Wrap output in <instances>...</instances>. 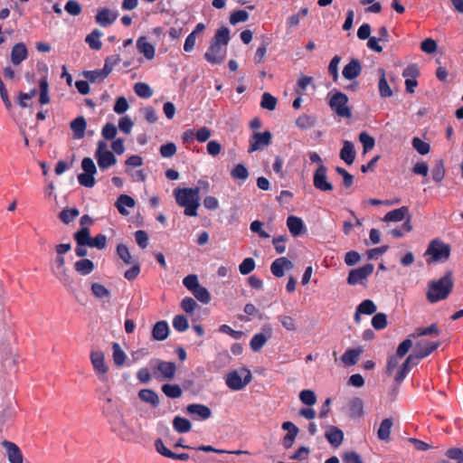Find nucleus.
<instances>
[{
	"instance_id": "1",
	"label": "nucleus",
	"mask_w": 463,
	"mask_h": 463,
	"mask_svg": "<svg viewBox=\"0 0 463 463\" xmlns=\"http://www.w3.org/2000/svg\"><path fill=\"white\" fill-rule=\"evenodd\" d=\"M99 399L104 401L101 405V413L106 418L111 432L122 440L130 441L133 439L134 431L127 424L118 403L110 397L109 389L100 392Z\"/></svg>"
},
{
	"instance_id": "2",
	"label": "nucleus",
	"mask_w": 463,
	"mask_h": 463,
	"mask_svg": "<svg viewBox=\"0 0 463 463\" xmlns=\"http://www.w3.org/2000/svg\"><path fill=\"white\" fill-rule=\"evenodd\" d=\"M453 287V273L449 270L440 279L429 282L426 298L430 303H437L444 300L449 296Z\"/></svg>"
},
{
	"instance_id": "3",
	"label": "nucleus",
	"mask_w": 463,
	"mask_h": 463,
	"mask_svg": "<svg viewBox=\"0 0 463 463\" xmlns=\"http://www.w3.org/2000/svg\"><path fill=\"white\" fill-rule=\"evenodd\" d=\"M200 188H176L174 195L176 203L184 208V215L197 216V209L200 206Z\"/></svg>"
},
{
	"instance_id": "4",
	"label": "nucleus",
	"mask_w": 463,
	"mask_h": 463,
	"mask_svg": "<svg viewBox=\"0 0 463 463\" xmlns=\"http://www.w3.org/2000/svg\"><path fill=\"white\" fill-rule=\"evenodd\" d=\"M251 379L250 371L241 367L239 370L228 373L225 377V383L232 391H241L251 382Z\"/></svg>"
},
{
	"instance_id": "5",
	"label": "nucleus",
	"mask_w": 463,
	"mask_h": 463,
	"mask_svg": "<svg viewBox=\"0 0 463 463\" xmlns=\"http://www.w3.org/2000/svg\"><path fill=\"white\" fill-rule=\"evenodd\" d=\"M74 239L77 243L88 244V247L103 250L107 247L106 235L99 233L94 238L90 237V231L88 227L80 228L74 233Z\"/></svg>"
},
{
	"instance_id": "6",
	"label": "nucleus",
	"mask_w": 463,
	"mask_h": 463,
	"mask_svg": "<svg viewBox=\"0 0 463 463\" xmlns=\"http://www.w3.org/2000/svg\"><path fill=\"white\" fill-rule=\"evenodd\" d=\"M95 157L101 170H105L117 163L116 156L111 151L108 150V144L104 140L98 142Z\"/></svg>"
},
{
	"instance_id": "7",
	"label": "nucleus",
	"mask_w": 463,
	"mask_h": 463,
	"mask_svg": "<svg viewBox=\"0 0 463 463\" xmlns=\"http://www.w3.org/2000/svg\"><path fill=\"white\" fill-rule=\"evenodd\" d=\"M81 168L83 173L78 175L80 184L88 188L93 187L96 184L94 175L97 173L94 161L90 157H84L81 161Z\"/></svg>"
},
{
	"instance_id": "8",
	"label": "nucleus",
	"mask_w": 463,
	"mask_h": 463,
	"mask_svg": "<svg viewBox=\"0 0 463 463\" xmlns=\"http://www.w3.org/2000/svg\"><path fill=\"white\" fill-rule=\"evenodd\" d=\"M347 104V96L340 91H336L335 94H333L329 100L330 108L336 113L337 116L349 118L352 117V112Z\"/></svg>"
},
{
	"instance_id": "9",
	"label": "nucleus",
	"mask_w": 463,
	"mask_h": 463,
	"mask_svg": "<svg viewBox=\"0 0 463 463\" xmlns=\"http://www.w3.org/2000/svg\"><path fill=\"white\" fill-rule=\"evenodd\" d=\"M405 219V222L402 224V229L406 232H410L412 230V225L411 223V215L409 214V208L407 206H402L400 208L394 209L392 211L388 212L384 217V222H401Z\"/></svg>"
},
{
	"instance_id": "10",
	"label": "nucleus",
	"mask_w": 463,
	"mask_h": 463,
	"mask_svg": "<svg viewBox=\"0 0 463 463\" xmlns=\"http://www.w3.org/2000/svg\"><path fill=\"white\" fill-rule=\"evenodd\" d=\"M313 185L314 187L321 192H331L334 186L327 178V167L320 164L314 172L313 175Z\"/></svg>"
},
{
	"instance_id": "11",
	"label": "nucleus",
	"mask_w": 463,
	"mask_h": 463,
	"mask_svg": "<svg viewBox=\"0 0 463 463\" xmlns=\"http://www.w3.org/2000/svg\"><path fill=\"white\" fill-rule=\"evenodd\" d=\"M176 365L173 362L157 360L153 368V373L156 379L159 381L173 380L175 376Z\"/></svg>"
},
{
	"instance_id": "12",
	"label": "nucleus",
	"mask_w": 463,
	"mask_h": 463,
	"mask_svg": "<svg viewBox=\"0 0 463 463\" xmlns=\"http://www.w3.org/2000/svg\"><path fill=\"white\" fill-rule=\"evenodd\" d=\"M426 254L431 256L432 261L447 260L450 255V247L439 241H432L426 251Z\"/></svg>"
},
{
	"instance_id": "13",
	"label": "nucleus",
	"mask_w": 463,
	"mask_h": 463,
	"mask_svg": "<svg viewBox=\"0 0 463 463\" xmlns=\"http://www.w3.org/2000/svg\"><path fill=\"white\" fill-rule=\"evenodd\" d=\"M374 266L372 263H367L363 267L350 270L347 277V283L349 285L362 284L373 272Z\"/></svg>"
},
{
	"instance_id": "14",
	"label": "nucleus",
	"mask_w": 463,
	"mask_h": 463,
	"mask_svg": "<svg viewBox=\"0 0 463 463\" xmlns=\"http://www.w3.org/2000/svg\"><path fill=\"white\" fill-rule=\"evenodd\" d=\"M226 56V47L217 44V43H211L207 52L204 53V59L212 64L222 63Z\"/></svg>"
},
{
	"instance_id": "15",
	"label": "nucleus",
	"mask_w": 463,
	"mask_h": 463,
	"mask_svg": "<svg viewBox=\"0 0 463 463\" xmlns=\"http://www.w3.org/2000/svg\"><path fill=\"white\" fill-rule=\"evenodd\" d=\"M272 135L269 131L256 132L250 140L249 153L260 150L268 146L271 142Z\"/></svg>"
},
{
	"instance_id": "16",
	"label": "nucleus",
	"mask_w": 463,
	"mask_h": 463,
	"mask_svg": "<svg viewBox=\"0 0 463 463\" xmlns=\"http://www.w3.org/2000/svg\"><path fill=\"white\" fill-rule=\"evenodd\" d=\"M186 412L194 420H206L212 416L211 409L202 403H191L186 407Z\"/></svg>"
},
{
	"instance_id": "17",
	"label": "nucleus",
	"mask_w": 463,
	"mask_h": 463,
	"mask_svg": "<svg viewBox=\"0 0 463 463\" xmlns=\"http://www.w3.org/2000/svg\"><path fill=\"white\" fill-rule=\"evenodd\" d=\"M90 361L93 365L95 372L101 375L100 379L106 381V373L108 372V366L105 364L104 354L101 351H94L90 354Z\"/></svg>"
},
{
	"instance_id": "18",
	"label": "nucleus",
	"mask_w": 463,
	"mask_h": 463,
	"mask_svg": "<svg viewBox=\"0 0 463 463\" xmlns=\"http://www.w3.org/2000/svg\"><path fill=\"white\" fill-rule=\"evenodd\" d=\"M288 433L284 436L282 443L285 449H290L299 432V429L291 421H285L281 426Z\"/></svg>"
},
{
	"instance_id": "19",
	"label": "nucleus",
	"mask_w": 463,
	"mask_h": 463,
	"mask_svg": "<svg viewBox=\"0 0 463 463\" xmlns=\"http://www.w3.org/2000/svg\"><path fill=\"white\" fill-rule=\"evenodd\" d=\"M293 263L286 257L276 259L270 265V271L273 276L282 278L285 275V269H291Z\"/></svg>"
},
{
	"instance_id": "20",
	"label": "nucleus",
	"mask_w": 463,
	"mask_h": 463,
	"mask_svg": "<svg viewBox=\"0 0 463 463\" xmlns=\"http://www.w3.org/2000/svg\"><path fill=\"white\" fill-rule=\"evenodd\" d=\"M2 445L6 449L10 463H23V454L16 444L8 440H4Z\"/></svg>"
},
{
	"instance_id": "21",
	"label": "nucleus",
	"mask_w": 463,
	"mask_h": 463,
	"mask_svg": "<svg viewBox=\"0 0 463 463\" xmlns=\"http://www.w3.org/2000/svg\"><path fill=\"white\" fill-rule=\"evenodd\" d=\"M362 71V65L359 60L352 59L349 63H347L342 71V74L346 80H354L357 78Z\"/></svg>"
},
{
	"instance_id": "22",
	"label": "nucleus",
	"mask_w": 463,
	"mask_h": 463,
	"mask_svg": "<svg viewBox=\"0 0 463 463\" xmlns=\"http://www.w3.org/2000/svg\"><path fill=\"white\" fill-rule=\"evenodd\" d=\"M325 437L333 447L338 448L344 440V432L336 426H329Z\"/></svg>"
},
{
	"instance_id": "23",
	"label": "nucleus",
	"mask_w": 463,
	"mask_h": 463,
	"mask_svg": "<svg viewBox=\"0 0 463 463\" xmlns=\"http://www.w3.org/2000/svg\"><path fill=\"white\" fill-rule=\"evenodd\" d=\"M28 56V51L24 43H15L11 51V61L14 65H19Z\"/></svg>"
},
{
	"instance_id": "24",
	"label": "nucleus",
	"mask_w": 463,
	"mask_h": 463,
	"mask_svg": "<svg viewBox=\"0 0 463 463\" xmlns=\"http://www.w3.org/2000/svg\"><path fill=\"white\" fill-rule=\"evenodd\" d=\"M96 22L102 27L111 25L118 18V14L111 12L108 8H103L96 14Z\"/></svg>"
},
{
	"instance_id": "25",
	"label": "nucleus",
	"mask_w": 463,
	"mask_h": 463,
	"mask_svg": "<svg viewBox=\"0 0 463 463\" xmlns=\"http://www.w3.org/2000/svg\"><path fill=\"white\" fill-rule=\"evenodd\" d=\"M137 48L147 60H152L155 57V47L147 41L146 37L141 36L137 39Z\"/></svg>"
},
{
	"instance_id": "26",
	"label": "nucleus",
	"mask_w": 463,
	"mask_h": 463,
	"mask_svg": "<svg viewBox=\"0 0 463 463\" xmlns=\"http://www.w3.org/2000/svg\"><path fill=\"white\" fill-rule=\"evenodd\" d=\"M355 150L352 142L344 141L343 147L340 150V158L348 165H352L355 159Z\"/></svg>"
},
{
	"instance_id": "27",
	"label": "nucleus",
	"mask_w": 463,
	"mask_h": 463,
	"mask_svg": "<svg viewBox=\"0 0 463 463\" xmlns=\"http://www.w3.org/2000/svg\"><path fill=\"white\" fill-rule=\"evenodd\" d=\"M169 326L166 321L161 320L155 324L152 329V336L156 341H164L168 337Z\"/></svg>"
},
{
	"instance_id": "28",
	"label": "nucleus",
	"mask_w": 463,
	"mask_h": 463,
	"mask_svg": "<svg viewBox=\"0 0 463 463\" xmlns=\"http://www.w3.org/2000/svg\"><path fill=\"white\" fill-rule=\"evenodd\" d=\"M86 128L87 121L82 116L76 118L71 122V128L73 132V137L76 139H81L84 137Z\"/></svg>"
},
{
	"instance_id": "29",
	"label": "nucleus",
	"mask_w": 463,
	"mask_h": 463,
	"mask_svg": "<svg viewBox=\"0 0 463 463\" xmlns=\"http://www.w3.org/2000/svg\"><path fill=\"white\" fill-rule=\"evenodd\" d=\"M135 204V200L128 194H120L116 202V207L118 208V211L124 216L129 214V212L126 209V207L133 208Z\"/></svg>"
},
{
	"instance_id": "30",
	"label": "nucleus",
	"mask_w": 463,
	"mask_h": 463,
	"mask_svg": "<svg viewBox=\"0 0 463 463\" xmlns=\"http://www.w3.org/2000/svg\"><path fill=\"white\" fill-rule=\"evenodd\" d=\"M378 74L380 76L378 82L379 93L382 98H389L392 96V90L386 80V72L383 68L378 69Z\"/></svg>"
},
{
	"instance_id": "31",
	"label": "nucleus",
	"mask_w": 463,
	"mask_h": 463,
	"mask_svg": "<svg viewBox=\"0 0 463 463\" xmlns=\"http://www.w3.org/2000/svg\"><path fill=\"white\" fill-rule=\"evenodd\" d=\"M138 398L142 402L150 404L154 408H156L160 403L158 394L151 389L140 390L138 392Z\"/></svg>"
},
{
	"instance_id": "32",
	"label": "nucleus",
	"mask_w": 463,
	"mask_h": 463,
	"mask_svg": "<svg viewBox=\"0 0 463 463\" xmlns=\"http://www.w3.org/2000/svg\"><path fill=\"white\" fill-rule=\"evenodd\" d=\"M287 226L293 236L300 235L305 228L302 219L294 215L288 217Z\"/></svg>"
},
{
	"instance_id": "33",
	"label": "nucleus",
	"mask_w": 463,
	"mask_h": 463,
	"mask_svg": "<svg viewBox=\"0 0 463 463\" xmlns=\"http://www.w3.org/2000/svg\"><path fill=\"white\" fill-rule=\"evenodd\" d=\"M439 345V342H424L423 344L418 343L416 345L415 352L420 359H423L433 353Z\"/></svg>"
},
{
	"instance_id": "34",
	"label": "nucleus",
	"mask_w": 463,
	"mask_h": 463,
	"mask_svg": "<svg viewBox=\"0 0 463 463\" xmlns=\"http://www.w3.org/2000/svg\"><path fill=\"white\" fill-rule=\"evenodd\" d=\"M364 414V402L362 399L355 397L349 402L348 415L350 418H360Z\"/></svg>"
},
{
	"instance_id": "35",
	"label": "nucleus",
	"mask_w": 463,
	"mask_h": 463,
	"mask_svg": "<svg viewBox=\"0 0 463 463\" xmlns=\"http://www.w3.org/2000/svg\"><path fill=\"white\" fill-rule=\"evenodd\" d=\"M362 353V347L347 349L342 355V362L346 365H354L357 364Z\"/></svg>"
},
{
	"instance_id": "36",
	"label": "nucleus",
	"mask_w": 463,
	"mask_h": 463,
	"mask_svg": "<svg viewBox=\"0 0 463 463\" xmlns=\"http://www.w3.org/2000/svg\"><path fill=\"white\" fill-rule=\"evenodd\" d=\"M74 269L79 274L87 276L94 270L95 266L92 260L82 259L74 263Z\"/></svg>"
},
{
	"instance_id": "37",
	"label": "nucleus",
	"mask_w": 463,
	"mask_h": 463,
	"mask_svg": "<svg viewBox=\"0 0 463 463\" xmlns=\"http://www.w3.org/2000/svg\"><path fill=\"white\" fill-rule=\"evenodd\" d=\"M393 421L391 418L384 419L377 430V437L380 440L388 441L390 439L391 430Z\"/></svg>"
},
{
	"instance_id": "38",
	"label": "nucleus",
	"mask_w": 463,
	"mask_h": 463,
	"mask_svg": "<svg viewBox=\"0 0 463 463\" xmlns=\"http://www.w3.org/2000/svg\"><path fill=\"white\" fill-rule=\"evenodd\" d=\"M103 35L102 32L99 29H94L85 38V42L89 44L90 48L95 51H99L102 47L100 37Z\"/></svg>"
},
{
	"instance_id": "39",
	"label": "nucleus",
	"mask_w": 463,
	"mask_h": 463,
	"mask_svg": "<svg viewBox=\"0 0 463 463\" xmlns=\"http://www.w3.org/2000/svg\"><path fill=\"white\" fill-rule=\"evenodd\" d=\"M172 423L174 430L178 433H186L192 430L190 420L181 416H175Z\"/></svg>"
},
{
	"instance_id": "40",
	"label": "nucleus",
	"mask_w": 463,
	"mask_h": 463,
	"mask_svg": "<svg viewBox=\"0 0 463 463\" xmlns=\"http://www.w3.org/2000/svg\"><path fill=\"white\" fill-rule=\"evenodd\" d=\"M109 75V74L104 70V68L94 71H86L83 72V76L91 83L103 81Z\"/></svg>"
},
{
	"instance_id": "41",
	"label": "nucleus",
	"mask_w": 463,
	"mask_h": 463,
	"mask_svg": "<svg viewBox=\"0 0 463 463\" xmlns=\"http://www.w3.org/2000/svg\"><path fill=\"white\" fill-rule=\"evenodd\" d=\"M317 123V117L313 115L302 114L296 119V125L301 129H308Z\"/></svg>"
},
{
	"instance_id": "42",
	"label": "nucleus",
	"mask_w": 463,
	"mask_h": 463,
	"mask_svg": "<svg viewBox=\"0 0 463 463\" xmlns=\"http://www.w3.org/2000/svg\"><path fill=\"white\" fill-rule=\"evenodd\" d=\"M161 390L165 396L171 399L180 398L183 394L182 388L178 384L165 383Z\"/></svg>"
},
{
	"instance_id": "43",
	"label": "nucleus",
	"mask_w": 463,
	"mask_h": 463,
	"mask_svg": "<svg viewBox=\"0 0 463 463\" xmlns=\"http://www.w3.org/2000/svg\"><path fill=\"white\" fill-rule=\"evenodd\" d=\"M230 41V30L227 27H222L217 30L211 43H217L222 46H227Z\"/></svg>"
},
{
	"instance_id": "44",
	"label": "nucleus",
	"mask_w": 463,
	"mask_h": 463,
	"mask_svg": "<svg viewBox=\"0 0 463 463\" xmlns=\"http://www.w3.org/2000/svg\"><path fill=\"white\" fill-rule=\"evenodd\" d=\"M40 87V97L39 102L41 105H46L50 103V96H49V83L46 77L41 79L39 82Z\"/></svg>"
},
{
	"instance_id": "45",
	"label": "nucleus",
	"mask_w": 463,
	"mask_h": 463,
	"mask_svg": "<svg viewBox=\"0 0 463 463\" xmlns=\"http://www.w3.org/2000/svg\"><path fill=\"white\" fill-rule=\"evenodd\" d=\"M267 341H268V336H266L262 333H258V334L254 335L250 341V349L253 352H260L262 349V347L264 346V345L267 343Z\"/></svg>"
},
{
	"instance_id": "46",
	"label": "nucleus",
	"mask_w": 463,
	"mask_h": 463,
	"mask_svg": "<svg viewBox=\"0 0 463 463\" xmlns=\"http://www.w3.org/2000/svg\"><path fill=\"white\" fill-rule=\"evenodd\" d=\"M231 175L235 180H241V182H244L249 177V171L244 165L238 164L231 171Z\"/></svg>"
},
{
	"instance_id": "47",
	"label": "nucleus",
	"mask_w": 463,
	"mask_h": 463,
	"mask_svg": "<svg viewBox=\"0 0 463 463\" xmlns=\"http://www.w3.org/2000/svg\"><path fill=\"white\" fill-rule=\"evenodd\" d=\"M113 361L117 366H122L126 361V354L118 343L112 344Z\"/></svg>"
},
{
	"instance_id": "48",
	"label": "nucleus",
	"mask_w": 463,
	"mask_h": 463,
	"mask_svg": "<svg viewBox=\"0 0 463 463\" xmlns=\"http://www.w3.org/2000/svg\"><path fill=\"white\" fill-rule=\"evenodd\" d=\"M80 214V211L77 209V208H71V209H69V208H66V209H63L60 213H59V218L60 220L65 223V224H69L70 222H71L77 216H79Z\"/></svg>"
},
{
	"instance_id": "49",
	"label": "nucleus",
	"mask_w": 463,
	"mask_h": 463,
	"mask_svg": "<svg viewBox=\"0 0 463 463\" xmlns=\"http://www.w3.org/2000/svg\"><path fill=\"white\" fill-rule=\"evenodd\" d=\"M445 172L446 171L443 161H437L431 169L432 179L437 183H440L444 179Z\"/></svg>"
},
{
	"instance_id": "50",
	"label": "nucleus",
	"mask_w": 463,
	"mask_h": 463,
	"mask_svg": "<svg viewBox=\"0 0 463 463\" xmlns=\"http://www.w3.org/2000/svg\"><path fill=\"white\" fill-rule=\"evenodd\" d=\"M135 93L144 99H148L153 95V90L148 84L144 82H137L134 86Z\"/></svg>"
},
{
	"instance_id": "51",
	"label": "nucleus",
	"mask_w": 463,
	"mask_h": 463,
	"mask_svg": "<svg viewBox=\"0 0 463 463\" xmlns=\"http://www.w3.org/2000/svg\"><path fill=\"white\" fill-rule=\"evenodd\" d=\"M194 298L203 304H208L211 301V295L208 289L203 286H198L193 292Z\"/></svg>"
},
{
	"instance_id": "52",
	"label": "nucleus",
	"mask_w": 463,
	"mask_h": 463,
	"mask_svg": "<svg viewBox=\"0 0 463 463\" xmlns=\"http://www.w3.org/2000/svg\"><path fill=\"white\" fill-rule=\"evenodd\" d=\"M277 99L269 92H264L261 97L260 107L265 109L274 110L277 106Z\"/></svg>"
},
{
	"instance_id": "53",
	"label": "nucleus",
	"mask_w": 463,
	"mask_h": 463,
	"mask_svg": "<svg viewBox=\"0 0 463 463\" xmlns=\"http://www.w3.org/2000/svg\"><path fill=\"white\" fill-rule=\"evenodd\" d=\"M356 308L358 309V313L372 315L376 311L377 307L371 299H365L362 301Z\"/></svg>"
},
{
	"instance_id": "54",
	"label": "nucleus",
	"mask_w": 463,
	"mask_h": 463,
	"mask_svg": "<svg viewBox=\"0 0 463 463\" xmlns=\"http://www.w3.org/2000/svg\"><path fill=\"white\" fill-rule=\"evenodd\" d=\"M52 273L68 289L71 287L73 279L69 275L67 269L52 270Z\"/></svg>"
},
{
	"instance_id": "55",
	"label": "nucleus",
	"mask_w": 463,
	"mask_h": 463,
	"mask_svg": "<svg viewBox=\"0 0 463 463\" xmlns=\"http://www.w3.org/2000/svg\"><path fill=\"white\" fill-rule=\"evenodd\" d=\"M412 147L420 154V155H427L430 152V144L424 142L420 137H413L411 141Z\"/></svg>"
},
{
	"instance_id": "56",
	"label": "nucleus",
	"mask_w": 463,
	"mask_h": 463,
	"mask_svg": "<svg viewBox=\"0 0 463 463\" xmlns=\"http://www.w3.org/2000/svg\"><path fill=\"white\" fill-rule=\"evenodd\" d=\"M372 326L376 330L384 329L387 326V316L384 313H377L372 318Z\"/></svg>"
},
{
	"instance_id": "57",
	"label": "nucleus",
	"mask_w": 463,
	"mask_h": 463,
	"mask_svg": "<svg viewBox=\"0 0 463 463\" xmlns=\"http://www.w3.org/2000/svg\"><path fill=\"white\" fill-rule=\"evenodd\" d=\"M359 140L363 145L364 153H366L367 151L373 149L375 145L374 138L369 134H367L365 131L362 132L359 135Z\"/></svg>"
},
{
	"instance_id": "58",
	"label": "nucleus",
	"mask_w": 463,
	"mask_h": 463,
	"mask_svg": "<svg viewBox=\"0 0 463 463\" xmlns=\"http://www.w3.org/2000/svg\"><path fill=\"white\" fill-rule=\"evenodd\" d=\"M173 326L178 332H184L189 327L188 320L183 315H176L173 319Z\"/></svg>"
},
{
	"instance_id": "59",
	"label": "nucleus",
	"mask_w": 463,
	"mask_h": 463,
	"mask_svg": "<svg viewBox=\"0 0 463 463\" xmlns=\"http://www.w3.org/2000/svg\"><path fill=\"white\" fill-rule=\"evenodd\" d=\"M301 402L306 405L312 406L317 402V396L311 390H303L299 393Z\"/></svg>"
},
{
	"instance_id": "60",
	"label": "nucleus",
	"mask_w": 463,
	"mask_h": 463,
	"mask_svg": "<svg viewBox=\"0 0 463 463\" xmlns=\"http://www.w3.org/2000/svg\"><path fill=\"white\" fill-rule=\"evenodd\" d=\"M256 267L255 260L252 258H246L239 265V270L242 275H248L254 270Z\"/></svg>"
},
{
	"instance_id": "61",
	"label": "nucleus",
	"mask_w": 463,
	"mask_h": 463,
	"mask_svg": "<svg viewBox=\"0 0 463 463\" xmlns=\"http://www.w3.org/2000/svg\"><path fill=\"white\" fill-rule=\"evenodd\" d=\"M117 254L126 264L133 263L131 255L127 245L120 243L117 246Z\"/></svg>"
},
{
	"instance_id": "62",
	"label": "nucleus",
	"mask_w": 463,
	"mask_h": 463,
	"mask_svg": "<svg viewBox=\"0 0 463 463\" xmlns=\"http://www.w3.org/2000/svg\"><path fill=\"white\" fill-rule=\"evenodd\" d=\"M91 291L93 295L98 298H108L110 294L109 290L106 287L97 282L91 285Z\"/></svg>"
},
{
	"instance_id": "63",
	"label": "nucleus",
	"mask_w": 463,
	"mask_h": 463,
	"mask_svg": "<svg viewBox=\"0 0 463 463\" xmlns=\"http://www.w3.org/2000/svg\"><path fill=\"white\" fill-rule=\"evenodd\" d=\"M176 146L173 142L166 143L160 146V155L163 157L170 158L176 154Z\"/></svg>"
},
{
	"instance_id": "64",
	"label": "nucleus",
	"mask_w": 463,
	"mask_h": 463,
	"mask_svg": "<svg viewBox=\"0 0 463 463\" xmlns=\"http://www.w3.org/2000/svg\"><path fill=\"white\" fill-rule=\"evenodd\" d=\"M343 462L344 463H364L361 456L354 451H346L343 455Z\"/></svg>"
}]
</instances>
